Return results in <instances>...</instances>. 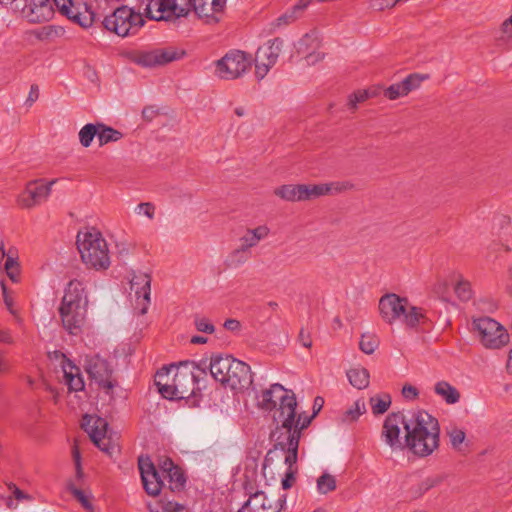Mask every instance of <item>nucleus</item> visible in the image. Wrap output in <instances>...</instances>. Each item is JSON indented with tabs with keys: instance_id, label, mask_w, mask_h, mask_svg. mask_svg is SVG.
<instances>
[{
	"instance_id": "nucleus-1",
	"label": "nucleus",
	"mask_w": 512,
	"mask_h": 512,
	"mask_svg": "<svg viewBox=\"0 0 512 512\" xmlns=\"http://www.w3.org/2000/svg\"><path fill=\"white\" fill-rule=\"evenodd\" d=\"M440 442L438 420L427 411L418 410L408 417L405 423V444L415 455H431Z\"/></svg>"
},
{
	"instance_id": "nucleus-2",
	"label": "nucleus",
	"mask_w": 512,
	"mask_h": 512,
	"mask_svg": "<svg viewBox=\"0 0 512 512\" xmlns=\"http://www.w3.org/2000/svg\"><path fill=\"white\" fill-rule=\"evenodd\" d=\"M138 468L144 490L148 495H159L164 486V480L168 481L171 491H180L186 484L184 472L169 457L158 460L159 470H157L149 456L141 455L138 458Z\"/></svg>"
},
{
	"instance_id": "nucleus-3",
	"label": "nucleus",
	"mask_w": 512,
	"mask_h": 512,
	"mask_svg": "<svg viewBox=\"0 0 512 512\" xmlns=\"http://www.w3.org/2000/svg\"><path fill=\"white\" fill-rule=\"evenodd\" d=\"M76 244L81 259L88 268L105 270L110 266L107 242L96 229L79 232Z\"/></svg>"
},
{
	"instance_id": "nucleus-4",
	"label": "nucleus",
	"mask_w": 512,
	"mask_h": 512,
	"mask_svg": "<svg viewBox=\"0 0 512 512\" xmlns=\"http://www.w3.org/2000/svg\"><path fill=\"white\" fill-rule=\"evenodd\" d=\"M379 311L386 322L391 324L396 320H402L410 328L417 327L426 318L421 308L410 305L407 298L394 293L385 294L380 298Z\"/></svg>"
},
{
	"instance_id": "nucleus-5",
	"label": "nucleus",
	"mask_w": 512,
	"mask_h": 512,
	"mask_svg": "<svg viewBox=\"0 0 512 512\" xmlns=\"http://www.w3.org/2000/svg\"><path fill=\"white\" fill-rule=\"evenodd\" d=\"M102 24L106 30L120 37L133 36L144 26L145 20L141 13L128 6H120L105 16Z\"/></svg>"
},
{
	"instance_id": "nucleus-6",
	"label": "nucleus",
	"mask_w": 512,
	"mask_h": 512,
	"mask_svg": "<svg viewBox=\"0 0 512 512\" xmlns=\"http://www.w3.org/2000/svg\"><path fill=\"white\" fill-rule=\"evenodd\" d=\"M283 409L282 415L286 413L283 425L277 426L272 435L276 436V447L279 446L282 450L288 452L285 463L289 466V469H291L298 457L299 432L298 430H291L293 420L292 406L288 404V406L286 405Z\"/></svg>"
},
{
	"instance_id": "nucleus-7",
	"label": "nucleus",
	"mask_w": 512,
	"mask_h": 512,
	"mask_svg": "<svg viewBox=\"0 0 512 512\" xmlns=\"http://www.w3.org/2000/svg\"><path fill=\"white\" fill-rule=\"evenodd\" d=\"M275 392L283 394V396L280 397V407L277 410V415L274 416L275 421L278 423V426L283 425V420L286 417V415H285L286 413H284L282 415V411L284 410L283 408L286 405L288 406V404L290 406H292L293 420H292V429L291 430H298L299 438H300L302 430L306 429L310 425L313 417L316 415V411H314L311 416H306V415L304 416L302 414H299L297 416V413H296L297 401H296L295 394L292 391L285 389L282 385H280L278 383H276L273 386L272 390L265 393L264 400L266 402L271 401V395Z\"/></svg>"
},
{
	"instance_id": "nucleus-8",
	"label": "nucleus",
	"mask_w": 512,
	"mask_h": 512,
	"mask_svg": "<svg viewBox=\"0 0 512 512\" xmlns=\"http://www.w3.org/2000/svg\"><path fill=\"white\" fill-rule=\"evenodd\" d=\"M473 329L486 348L500 349L509 342V334L504 326L490 317L474 319Z\"/></svg>"
},
{
	"instance_id": "nucleus-9",
	"label": "nucleus",
	"mask_w": 512,
	"mask_h": 512,
	"mask_svg": "<svg viewBox=\"0 0 512 512\" xmlns=\"http://www.w3.org/2000/svg\"><path fill=\"white\" fill-rule=\"evenodd\" d=\"M156 13H153L152 4H146L144 14L147 18L155 21H175L186 17L193 10L196 0H158Z\"/></svg>"
},
{
	"instance_id": "nucleus-10",
	"label": "nucleus",
	"mask_w": 512,
	"mask_h": 512,
	"mask_svg": "<svg viewBox=\"0 0 512 512\" xmlns=\"http://www.w3.org/2000/svg\"><path fill=\"white\" fill-rule=\"evenodd\" d=\"M245 491L248 499L237 512H283L286 508V493L271 500L264 491L254 490L251 486H246Z\"/></svg>"
},
{
	"instance_id": "nucleus-11",
	"label": "nucleus",
	"mask_w": 512,
	"mask_h": 512,
	"mask_svg": "<svg viewBox=\"0 0 512 512\" xmlns=\"http://www.w3.org/2000/svg\"><path fill=\"white\" fill-rule=\"evenodd\" d=\"M197 362L184 361L178 366L171 365L170 372L174 371V391H177L180 399L189 398L195 393L198 377L195 370H198Z\"/></svg>"
},
{
	"instance_id": "nucleus-12",
	"label": "nucleus",
	"mask_w": 512,
	"mask_h": 512,
	"mask_svg": "<svg viewBox=\"0 0 512 512\" xmlns=\"http://www.w3.org/2000/svg\"><path fill=\"white\" fill-rule=\"evenodd\" d=\"M252 65L251 57L243 51H232L216 62V74L227 80L242 76Z\"/></svg>"
},
{
	"instance_id": "nucleus-13",
	"label": "nucleus",
	"mask_w": 512,
	"mask_h": 512,
	"mask_svg": "<svg viewBox=\"0 0 512 512\" xmlns=\"http://www.w3.org/2000/svg\"><path fill=\"white\" fill-rule=\"evenodd\" d=\"M82 428L89 434L92 442L104 453L112 457L118 452V448L106 437L108 423L101 417L84 415Z\"/></svg>"
},
{
	"instance_id": "nucleus-14",
	"label": "nucleus",
	"mask_w": 512,
	"mask_h": 512,
	"mask_svg": "<svg viewBox=\"0 0 512 512\" xmlns=\"http://www.w3.org/2000/svg\"><path fill=\"white\" fill-rule=\"evenodd\" d=\"M331 189V185L286 184L277 187L274 194L285 201L296 202L327 195Z\"/></svg>"
},
{
	"instance_id": "nucleus-15",
	"label": "nucleus",
	"mask_w": 512,
	"mask_h": 512,
	"mask_svg": "<svg viewBox=\"0 0 512 512\" xmlns=\"http://www.w3.org/2000/svg\"><path fill=\"white\" fill-rule=\"evenodd\" d=\"M59 12L83 28L92 26L95 12L86 2L80 0H54Z\"/></svg>"
},
{
	"instance_id": "nucleus-16",
	"label": "nucleus",
	"mask_w": 512,
	"mask_h": 512,
	"mask_svg": "<svg viewBox=\"0 0 512 512\" xmlns=\"http://www.w3.org/2000/svg\"><path fill=\"white\" fill-rule=\"evenodd\" d=\"M282 47L283 40L277 37L269 40L265 45L257 49L255 55V75L258 80H262L277 63Z\"/></svg>"
},
{
	"instance_id": "nucleus-17",
	"label": "nucleus",
	"mask_w": 512,
	"mask_h": 512,
	"mask_svg": "<svg viewBox=\"0 0 512 512\" xmlns=\"http://www.w3.org/2000/svg\"><path fill=\"white\" fill-rule=\"evenodd\" d=\"M55 183L56 180L45 182L43 179L28 182L17 198L18 205L25 209L40 205L47 200Z\"/></svg>"
},
{
	"instance_id": "nucleus-18",
	"label": "nucleus",
	"mask_w": 512,
	"mask_h": 512,
	"mask_svg": "<svg viewBox=\"0 0 512 512\" xmlns=\"http://www.w3.org/2000/svg\"><path fill=\"white\" fill-rule=\"evenodd\" d=\"M86 372L106 394H111L117 386L116 380L112 378L113 369L109 362L99 356H93L87 361Z\"/></svg>"
},
{
	"instance_id": "nucleus-19",
	"label": "nucleus",
	"mask_w": 512,
	"mask_h": 512,
	"mask_svg": "<svg viewBox=\"0 0 512 512\" xmlns=\"http://www.w3.org/2000/svg\"><path fill=\"white\" fill-rule=\"evenodd\" d=\"M407 421L408 418L402 412L391 413L384 420L381 436L392 450H403L407 447L400 440V425L405 428Z\"/></svg>"
},
{
	"instance_id": "nucleus-20",
	"label": "nucleus",
	"mask_w": 512,
	"mask_h": 512,
	"mask_svg": "<svg viewBox=\"0 0 512 512\" xmlns=\"http://www.w3.org/2000/svg\"><path fill=\"white\" fill-rule=\"evenodd\" d=\"M233 356L228 354H212L210 359H202L198 362L197 367L198 371L202 374L207 373V370L210 371L211 376L222 385L224 384L225 377L229 372V368L231 367V361Z\"/></svg>"
},
{
	"instance_id": "nucleus-21",
	"label": "nucleus",
	"mask_w": 512,
	"mask_h": 512,
	"mask_svg": "<svg viewBox=\"0 0 512 512\" xmlns=\"http://www.w3.org/2000/svg\"><path fill=\"white\" fill-rule=\"evenodd\" d=\"M184 55L185 51L183 50L172 47L159 48L139 54L137 63L143 67H155L180 60Z\"/></svg>"
},
{
	"instance_id": "nucleus-22",
	"label": "nucleus",
	"mask_w": 512,
	"mask_h": 512,
	"mask_svg": "<svg viewBox=\"0 0 512 512\" xmlns=\"http://www.w3.org/2000/svg\"><path fill=\"white\" fill-rule=\"evenodd\" d=\"M58 311L63 328L70 335H80L86 322L87 310L84 307L60 305Z\"/></svg>"
},
{
	"instance_id": "nucleus-23",
	"label": "nucleus",
	"mask_w": 512,
	"mask_h": 512,
	"mask_svg": "<svg viewBox=\"0 0 512 512\" xmlns=\"http://www.w3.org/2000/svg\"><path fill=\"white\" fill-rule=\"evenodd\" d=\"M231 364L223 386L233 390L248 388L253 382L250 366L234 357Z\"/></svg>"
},
{
	"instance_id": "nucleus-24",
	"label": "nucleus",
	"mask_w": 512,
	"mask_h": 512,
	"mask_svg": "<svg viewBox=\"0 0 512 512\" xmlns=\"http://www.w3.org/2000/svg\"><path fill=\"white\" fill-rule=\"evenodd\" d=\"M131 289L135 290L136 308L139 313L144 315L148 311L151 295V277L147 273L134 275L130 281Z\"/></svg>"
},
{
	"instance_id": "nucleus-25",
	"label": "nucleus",
	"mask_w": 512,
	"mask_h": 512,
	"mask_svg": "<svg viewBox=\"0 0 512 512\" xmlns=\"http://www.w3.org/2000/svg\"><path fill=\"white\" fill-rule=\"evenodd\" d=\"M21 12L31 23L48 21L54 15L50 0H25Z\"/></svg>"
},
{
	"instance_id": "nucleus-26",
	"label": "nucleus",
	"mask_w": 512,
	"mask_h": 512,
	"mask_svg": "<svg viewBox=\"0 0 512 512\" xmlns=\"http://www.w3.org/2000/svg\"><path fill=\"white\" fill-rule=\"evenodd\" d=\"M60 305L84 307L87 310L88 297L83 282L77 279L69 281Z\"/></svg>"
},
{
	"instance_id": "nucleus-27",
	"label": "nucleus",
	"mask_w": 512,
	"mask_h": 512,
	"mask_svg": "<svg viewBox=\"0 0 512 512\" xmlns=\"http://www.w3.org/2000/svg\"><path fill=\"white\" fill-rule=\"evenodd\" d=\"M427 76L410 74L404 80L390 85L384 90V95L390 100L408 95L412 90L418 88Z\"/></svg>"
},
{
	"instance_id": "nucleus-28",
	"label": "nucleus",
	"mask_w": 512,
	"mask_h": 512,
	"mask_svg": "<svg viewBox=\"0 0 512 512\" xmlns=\"http://www.w3.org/2000/svg\"><path fill=\"white\" fill-rule=\"evenodd\" d=\"M62 369L68 389L74 392L82 391L85 387V383L80 368L69 359H65L62 364Z\"/></svg>"
},
{
	"instance_id": "nucleus-29",
	"label": "nucleus",
	"mask_w": 512,
	"mask_h": 512,
	"mask_svg": "<svg viewBox=\"0 0 512 512\" xmlns=\"http://www.w3.org/2000/svg\"><path fill=\"white\" fill-rule=\"evenodd\" d=\"M269 234V228L265 225L258 226L254 229H247L246 233L240 237V246L248 251L258 245Z\"/></svg>"
},
{
	"instance_id": "nucleus-30",
	"label": "nucleus",
	"mask_w": 512,
	"mask_h": 512,
	"mask_svg": "<svg viewBox=\"0 0 512 512\" xmlns=\"http://www.w3.org/2000/svg\"><path fill=\"white\" fill-rule=\"evenodd\" d=\"M443 480H444V476H442V475H435V476L427 477V478L423 479L422 481H420L419 483H417L416 485H413L409 489V491H408L409 497L411 499H418L422 495H424V493H426L433 487H436L439 484H441L443 482Z\"/></svg>"
},
{
	"instance_id": "nucleus-31",
	"label": "nucleus",
	"mask_w": 512,
	"mask_h": 512,
	"mask_svg": "<svg viewBox=\"0 0 512 512\" xmlns=\"http://www.w3.org/2000/svg\"><path fill=\"white\" fill-rule=\"evenodd\" d=\"M170 373V369L167 367H163L156 373L155 376V385L158 388L159 393L163 398L168 400H181L177 391H174V384H169L168 382H161V377H168Z\"/></svg>"
},
{
	"instance_id": "nucleus-32",
	"label": "nucleus",
	"mask_w": 512,
	"mask_h": 512,
	"mask_svg": "<svg viewBox=\"0 0 512 512\" xmlns=\"http://www.w3.org/2000/svg\"><path fill=\"white\" fill-rule=\"evenodd\" d=\"M226 0H211L210 4H200L199 2H196L193 11L200 17V18H211L215 21L216 19L213 16V13L222 12L225 8Z\"/></svg>"
},
{
	"instance_id": "nucleus-33",
	"label": "nucleus",
	"mask_w": 512,
	"mask_h": 512,
	"mask_svg": "<svg viewBox=\"0 0 512 512\" xmlns=\"http://www.w3.org/2000/svg\"><path fill=\"white\" fill-rule=\"evenodd\" d=\"M447 436L449 437L452 448L460 453L468 451V442H466V433L463 429L457 426H450L447 428Z\"/></svg>"
},
{
	"instance_id": "nucleus-34",
	"label": "nucleus",
	"mask_w": 512,
	"mask_h": 512,
	"mask_svg": "<svg viewBox=\"0 0 512 512\" xmlns=\"http://www.w3.org/2000/svg\"><path fill=\"white\" fill-rule=\"evenodd\" d=\"M435 393L447 404H455L460 400L459 391L446 381H439L434 386Z\"/></svg>"
},
{
	"instance_id": "nucleus-35",
	"label": "nucleus",
	"mask_w": 512,
	"mask_h": 512,
	"mask_svg": "<svg viewBox=\"0 0 512 512\" xmlns=\"http://www.w3.org/2000/svg\"><path fill=\"white\" fill-rule=\"evenodd\" d=\"M252 257V252L239 246L232 250L225 259V265L229 268H239Z\"/></svg>"
},
{
	"instance_id": "nucleus-36",
	"label": "nucleus",
	"mask_w": 512,
	"mask_h": 512,
	"mask_svg": "<svg viewBox=\"0 0 512 512\" xmlns=\"http://www.w3.org/2000/svg\"><path fill=\"white\" fill-rule=\"evenodd\" d=\"M347 377L350 384L357 389H364L369 385V372L363 367L348 370Z\"/></svg>"
},
{
	"instance_id": "nucleus-37",
	"label": "nucleus",
	"mask_w": 512,
	"mask_h": 512,
	"mask_svg": "<svg viewBox=\"0 0 512 512\" xmlns=\"http://www.w3.org/2000/svg\"><path fill=\"white\" fill-rule=\"evenodd\" d=\"M122 137L123 133L120 132L119 130L107 126L104 123H99V146H104L108 143L117 142L120 139H122Z\"/></svg>"
},
{
	"instance_id": "nucleus-38",
	"label": "nucleus",
	"mask_w": 512,
	"mask_h": 512,
	"mask_svg": "<svg viewBox=\"0 0 512 512\" xmlns=\"http://www.w3.org/2000/svg\"><path fill=\"white\" fill-rule=\"evenodd\" d=\"M79 142L80 144L88 148L93 142V139L99 135V123H88L84 125L79 131Z\"/></svg>"
},
{
	"instance_id": "nucleus-39",
	"label": "nucleus",
	"mask_w": 512,
	"mask_h": 512,
	"mask_svg": "<svg viewBox=\"0 0 512 512\" xmlns=\"http://www.w3.org/2000/svg\"><path fill=\"white\" fill-rule=\"evenodd\" d=\"M337 488V481L335 476L325 472L317 479V492L321 495H326L333 492Z\"/></svg>"
},
{
	"instance_id": "nucleus-40",
	"label": "nucleus",
	"mask_w": 512,
	"mask_h": 512,
	"mask_svg": "<svg viewBox=\"0 0 512 512\" xmlns=\"http://www.w3.org/2000/svg\"><path fill=\"white\" fill-rule=\"evenodd\" d=\"M319 47V40L315 34L306 33L297 43L296 49L299 54H307Z\"/></svg>"
},
{
	"instance_id": "nucleus-41",
	"label": "nucleus",
	"mask_w": 512,
	"mask_h": 512,
	"mask_svg": "<svg viewBox=\"0 0 512 512\" xmlns=\"http://www.w3.org/2000/svg\"><path fill=\"white\" fill-rule=\"evenodd\" d=\"M366 411L365 402L358 399L354 402L353 406L347 409L342 417L344 422L356 421Z\"/></svg>"
},
{
	"instance_id": "nucleus-42",
	"label": "nucleus",
	"mask_w": 512,
	"mask_h": 512,
	"mask_svg": "<svg viewBox=\"0 0 512 512\" xmlns=\"http://www.w3.org/2000/svg\"><path fill=\"white\" fill-rule=\"evenodd\" d=\"M370 403L372 406V412L375 415H380L385 413L391 405V397L388 394L384 396H375L370 398Z\"/></svg>"
},
{
	"instance_id": "nucleus-43",
	"label": "nucleus",
	"mask_w": 512,
	"mask_h": 512,
	"mask_svg": "<svg viewBox=\"0 0 512 512\" xmlns=\"http://www.w3.org/2000/svg\"><path fill=\"white\" fill-rule=\"evenodd\" d=\"M379 345V340L371 334H363L359 342V348L365 354H372Z\"/></svg>"
},
{
	"instance_id": "nucleus-44",
	"label": "nucleus",
	"mask_w": 512,
	"mask_h": 512,
	"mask_svg": "<svg viewBox=\"0 0 512 512\" xmlns=\"http://www.w3.org/2000/svg\"><path fill=\"white\" fill-rule=\"evenodd\" d=\"M64 33V30L60 26H44L36 33V36L39 40L51 39L54 37H59Z\"/></svg>"
},
{
	"instance_id": "nucleus-45",
	"label": "nucleus",
	"mask_w": 512,
	"mask_h": 512,
	"mask_svg": "<svg viewBox=\"0 0 512 512\" xmlns=\"http://www.w3.org/2000/svg\"><path fill=\"white\" fill-rule=\"evenodd\" d=\"M298 18L297 13L292 9H288L283 14H281L279 17H277L274 22L272 23L273 27L279 28L288 24L293 23Z\"/></svg>"
},
{
	"instance_id": "nucleus-46",
	"label": "nucleus",
	"mask_w": 512,
	"mask_h": 512,
	"mask_svg": "<svg viewBox=\"0 0 512 512\" xmlns=\"http://www.w3.org/2000/svg\"><path fill=\"white\" fill-rule=\"evenodd\" d=\"M455 293L461 301H468L472 297L471 285L468 281L460 280L455 286Z\"/></svg>"
},
{
	"instance_id": "nucleus-47",
	"label": "nucleus",
	"mask_w": 512,
	"mask_h": 512,
	"mask_svg": "<svg viewBox=\"0 0 512 512\" xmlns=\"http://www.w3.org/2000/svg\"><path fill=\"white\" fill-rule=\"evenodd\" d=\"M5 270H6L8 277L13 282H16L17 278H18V263L10 255H7V259L5 261Z\"/></svg>"
},
{
	"instance_id": "nucleus-48",
	"label": "nucleus",
	"mask_w": 512,
	"mask_h": 512,
	"mask_svg": "<svg viewBox=\"0 0 512 512\" xmlns=\"http://www.w3.org/2000/svg\"><path fill=\"white\" fill-rule=\"evenodd\" d=\"M194 324L199 332L212 334L215 331L214 325L205 317H195Z\"/></svg>"
},
{
	"instance_id": "nucleus-49",
	"label": "nucleus",
	"mask_w": 512,
	"mask_h": 512,
	"mask_svg": "<svg viewBox=\"0 0 512 512\" xmlns=\"http://www.w3.org/2000/svg\"><path fill=\"white\" fill-rule=\"evenodd\" d=\"M70 491L74 498L77 499L84 508L88 510L92 509V504L83 490L73 486L70 488Z\"/></svg>"
},
{
	"instance_id": "nucleus-50",
	"label": "nucleus",
	"mask_w": 512,
	"mask_h": 512,
	"mask_svg": "<svg viewBox=\"0 0 512 512\" xmlns=\"http://www.w3.org/2000/svg\"><path fill=\"white\" fill-rule=\"evenodd\" d=\"M274 385H275V384H272V385H271V387H270L269 389H267V390L263 391V393H262V405H263V407H264V408H266V409H270V410L276 407L277 402H278V401L280 402V397H281V396H283V394H280V393H278V392H277V393L275 392V393H273V394L271 395V401L266 402V401L264 400V395H265V393H266V392H268V391H270V390H272Z\"/></svg>"
},
{
	"instance_id": "nucleus-51",
	"label": "nucleus",
	"mask_w": 512,
	"mask_h": 512,
	"mask_svg": "<svg viewBox=\"0 0 512 512\" xmlns=\"http://www.w3.org/2000/svg\"><path fill=\"white\" fill-rule=\"evenodd\" d=\"M8 489L9 491L12 493V495L14 496V498L18 501H22V500H31L32 497L25 493L24 491L20 490L16 484L14 483H9L8 484Z\"/></svg>"
},
{
	"instance_id": "nucleus-52",
	"label": "nucleus",
	"mask_w": 512,
	"mask_h": 512,
	"mask_svg": "<svg viewBox=\"0 0 512 512\" xmlns=\"http://www.w3.org/2000/svg\"><path fill=\"white\" fill-rule=\"evenodd\" d=\"M137 213H139V214L143 213L149 219H153L154 213H155V206L151 202L140 203L137 206Z\"/></svg>"
},
{
	"instance_id": "nucleus-53",
	"label": "nucleus",
	"mask_w": 512,
	"mask_h": 512,
	"mask_svg": "<svg viewBox=\"0 0 512 512\" xmlns=\"http://www.w3.org/2000/svg\"><path fill=\"white\" fill-rule=\"evenodd\" d=\"M324 57V53L313 50L307 53V55L305 56V61L307 65H315L316 63L322 61Z\"/></svg>"
},
{
	"instance_id": "nucleus-54",
	"label": "nucleus",
	"mask_w": 512,
	"mask_h": 512,
	"mask_svg": "<svg viewBox=\"0 0 512 512\" xmlns=\"http://www.w3.org/2000/svg\"><path fill=\"white\" fill-rule=\"evenodd\" d=\"M402 395L407 400H415L419 395V391L416 387L406 384L402 388Z\"/></svg>"
},
{
	"instance_id": "nucleus-55",
	"label": "nucleus",
	"mask_w": 512,
	"mask_h": 512,
	"mask_svg": "<svg viewBox=\"0 0 512 512\" xmlns=\"http://www.w3.org/2000/svg\"><path fill=\"white\" fill-rule=\"evenodd\" d=\"M39 98V87L37 84H32L30 86V91H29V94H28V97L25 101V104L28 106V107H31Z\"/></svg>"
},
{
	"instance_id": "nucleus-56",
	"label": "nucleus",
	"mask_w": 512,
	"mask_h": 512,
	"mask_svg": "<svg viewBox=\"0 0 512 512\" xmlns=\"http://www.w3.org/2000/svg\"><path fill=\"white\" fill-rule=\"evenodd\" d=\"M163 512H189V509L182 504L176 502H168L163 507Z\"/></svg>"
},
{
	"instance_id": "nucleus-57",
	"label": "nucleus",
	"mask_w": 512,
	"mask_h": 512,
	"mask_svg": "<svg viewBox=\"0 0 512 512\" xmlns=\"http://www.w3.org/2000/svg\"><path fill=\"white\" fill-rule=\"evenodd\" d=\"M295 480V473L292 471V469H288V471L285 474V477L281 481L282 488L284 490L290 489Z\"/></svg>"
},
{
	"instance_id": "nucleus-58",
	"label": "nucleus",
	"mask_w": 512,
	"mask_h": 512,
	"mask_svg": "<svg viewBox=\"0 0 512 512\" xmlns=\"http://www.w3.org/2000/svg\"><path fill=\"white\" fill-rule=\"evenodd\" d=\"M367 97L368 94L366 91L354 93L349 99V104L352 106V108H355L357 103L364 101L367 99Z\"/></svg>"
},
{
	"instance_id": "nucleus-59",
	"label": "nucleus",
	"mask_w": 512,
	"mask_h": 512,
	"mask_svg": "<svg viewBox=\"0 0 512 512\" xmlns=\"http://www.w3.org/2000/svg\"><path fill=\"white\" fill-rule=\"evenodd\" d=\"M328 185H331V187H332L331 191L328 194L332 193L333 191L341 192V191L350 189L353 186L349 182H336V183H329Z\"/></svg>"
},
{
	"instance_id": "nucleus-60",
	"label": "nucleus",
	"mask_w": 512,
	"mask_h": 512,
	"mask_svg": "<svg viewBox=\"0 0 512 512\" xmlns=\"http://www.w3.org/2000/svg\"><path fill=\"white\" fill-rule=\"evenodd\" d=\"M158 111L153 106H147L142 110V117L146 121H152L154 117L157 115Z\"/></svg>"
},
{
	"instance_id": "nucleus-61",
	"label": "nucleus",
	"mask_w": 512,
	"mask_h": 512,
	"mask_svg": "<svg viewBox=\"0 0 512 512\" xmlns=\"http://www.w3.org/2000/svg\"><path fill=\"white\" fill-rule=\"evenodd\" d=\"M224 327L225 329L229 330V331H239L240 328H241V324L238 320L236 319H227L225 322H224Z\"/></svg>"
},
{
	"instance_id": "nucleus-62",
	"label": "nucleus",
	"mask_w": 512,
	"mask_h": 512,
	"mask_svg": "<svg viewBox=\"0 0 512 512\" xmlns=\"http://www.w3.org/2000/svg\"><path fill=\"white\" fill-rule=\"evenodd\" d=\"M13 342L10 330L0 328V343L12 344Z\"/></svg>"
},
{
	"instance_id": "nucleus-63",
	"label": "nucleus",
	"mask_w": 512,
	"mask_h": 512,
	"mask_svg": "<svg viewBox=\"0 0 512 512\" xmlns=\"http://www.w3.org/2000/svg\"><path fill=\"white\" fill-rule=\"evenodd\" d=\"M73 458H74V461H75V466H76V469H77V474L78 476H80L82 474V470H81V456H80V452L77 448V446H74L73 447Z\"/></svg>"
},
{
	"instance_id": "nucleus-64",
	"label": "nucleus",
	"mask_w": 512,
	"mask_h": 512,
	"mask_svg": "<svg viewBox=\"0 0 512 512\" xmlns=\"http://www.w3.org/2000/svg\"><path fill=\"white\" fill-rule=\"evenodd\" d=\"M299 340L302 346L306 348H310L312 346V340L310 338V335L306 334L303 329L299 333Z\"/></svg>"
}]
</instances>
